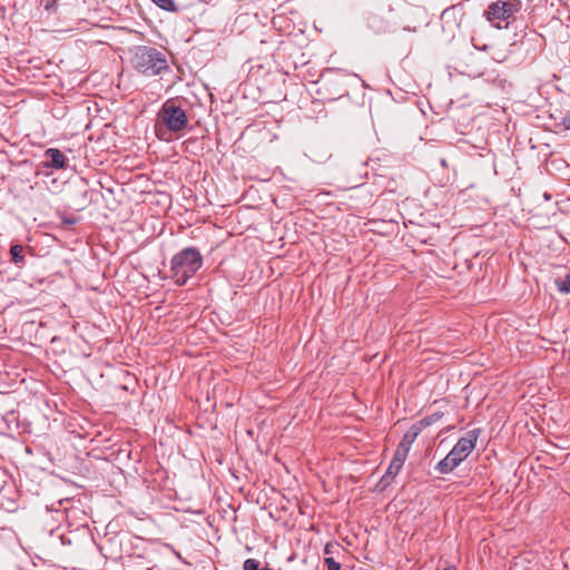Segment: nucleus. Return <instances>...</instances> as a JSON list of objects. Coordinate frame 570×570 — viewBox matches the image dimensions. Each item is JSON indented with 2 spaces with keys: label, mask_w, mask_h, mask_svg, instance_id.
Masks as SVG:
<instances>
[{
  "label": "nucleus",
  "mask_w": 570,
  "mask_h": 570,
  "mask_svg": "<svg viewBox=\"0 0 570 570\" xmlns=\"http://www.w3.org/2000/svg\"><path fill=\"white\" fill-rule=\"evenodd\" d=\"M131 65L147 77L160 76L169 70L166 57L153 47L138 46L132 50Z\"/></svg>",
  "instance_id": "obj_1"
},
{
  "label": "nucleus",
  "mask_w": 570,
  "mask_h": 570,
  "mask_svg": "<svg viewBox=\"0 0 570 570\" xmlns=\"http://www.w3.org/2000/svg\"><path fill=\"white\" fill-rule=\"evenodd\" d=\"M203 266V257L198 249L187 247L171 259V278L177 285H184Z\"/></svg>",
  "instance_id": "obj_2"
},
{
  "label": "nucleus",
  "mask_w": 570,
  "mask_h": 570,
  "mask_svg": "<svg viewBox=\"0 0 570 570\" xmlns=\"http://www.w3.org/2000/svg\"><path fill=\"white\" fill-rule=\"evenodd\" d=\"M520 0H497L484 11L485 19L497 29L508 28L511 19L520 10Z\"/></svg>",
  "instance_id": "obj_3"
},
{
  "label": "nucleus",
  "mask_w": 570,
  "mask_h": 570,
  "mask_svg": "<svg viewBox=\"0 0 570 570\" xmlns=\"http://www.w3.org/2000/svg\"><path fill=\"white\" fill-rule=\"evenodd\" d=\"M160 114L164 124L171 131H180L188 124L185 110L169 101L164 104Z\"/></svg>",
  "instance_id": "obj_4"
},
{
  "label": "nucleus",
  "mask_w": 570,
  "mask_h": 570,
  "mask_svg": "<svg viewBox=\"0 0 570 570\" xmlns=\"http://www.w3.org/2000/svg\"><path fill=\"white\" fill-rule=\"evenodd\" d=\"M476 440H478V434L475 433V431H470L466 433L465 436L461 438L456 442V444L453 446V449L450 451V453L454 458H456V460L461 463L472 452V450L475 446Z\"/></svg>",
  "instance_id": "obj_5"
},
{
  "label": "nucleus",
  "mask_w": 570,
  "mask_h": 570,
  "mask_svg": "<svg viewBox=\"0 0 570 570\" xmlns=\"http://www.w3.org/2000/svg\"><path fill=\"white\" fill-rule=\"evenodd\" d=\"M406 458H407V455L395 450L393 459H392L390 465L387 466L385 474L381 478V480L379 482V485L382 489L386 488L387 485H390L392 483L394 478L401 471Z\"/></svg>",
  "instance_id": "obj_6"
},
{
  "label": "nucleus",
  "mask_w": 570,
  "mask_h": 570,
  "mask_svg": "<svg viewBox=\"0 0 570 570\" xmlns=\"http://www.w3.org/2000/svg\"><path fill=\"white\" fill-rule=\"evenodd\" d=\"M422 432L420 425L414 423L403 435L401 442L399 443L396 451L402 452L405 455H409L410 449L416 438Z\"/></svg>",
  "instance_id": "obj_7"
},
{
  "label": "nucleus",
  "mask_w": 570,
  "mask_h": 570,
  "mask_svg": "<svg viewBox=\"0 0 570 570\" xmlns=\"http://www.w3.org/2000/svg\"><path fill=\"white\" fill-rule=\"evenodd\" d=\"M47 158L50 160L49 166L56 169H61L66 165V157L65 155L56 148H49L46 151Z\"/></svg>",
  "instance_id": "obj_8"
},
{
  "label": "nucleus",
  "mask_w": 570,
  "mask_h": 570,
  "mask_svg": "<svg viewBox=\"0 0 570 570\" xmlns=\"http://www.w3.org/2000/svg\"><path fill=\"white\" fill-rule=\"evenodd\" d=\"M459 464L460 462L456 458L449 452V454L436 464L435 470L441 474H446L452 472Z\"/></svg>",
  "instance_id": "obj_9"
},
{
  "label": "nucleus",
  "mask_w": 570,
  "mask_h": 570,
  "mask_svg": "<svg viewBox=\"0 0 570 570\" xmlns=\"http://www.w3.org/2000/svg\"><path fill=\"white\" fill-rule=\"evenodd\" d=\"M22 253H23V246H21L19 244L12 245L10 248L12 262L16 264L22 263L24 259Z\"/></svg>",
  "instance_id": "obj_10"
},
{
  "label": "nucleus",
  "mask_w": 570,
  "mask_h": 570,
  "mask_svg": "<svg viewBox=\"0 0 570 570\" xmlns=\"http://www.w3.org/2000/svg\"><path fill=\"white\" fill-rule=\"evenodd\" d=\"M441 417H442V414L436 412L430 416H426V417L420 420L419 422H416V424L420 425L421 430L423 431L424 428L438 422Z\"/></svg>",
  "instance_id": "obj_11"
},
{
  "label": "nucleus",
  "mask_w": 570,
  "mask_h": 570,
  "mask_svg": "<svg viewBox=\"0 0 570 570\" xmlns=\"http://www.w3.org/2000/svg\"><path fill=\"white\" fill-rule=\"evenodd\" d=\"M155 4H157L159 8L175 12L177 10V7L174 2V0H151Z\"/></svg>",
  "instance_id": "obj_12"
},
{
  "label": "nucleus",
  "mask_w": 570,
  "mask_h": 570,
  "mask_svg": "<svg viewBox=\"0 0 570 570\" xmlns=\"http://www.w3.org/2000/svg\"><path fill=\"white\" fill-rule=\"evenodd\" d=\"M342 547L337 542H330L324 548V553L326 557H333L334 553L340 552Z\"/></svg>",
  "instance_id": "obj_13"
},
{
  "label": "nucleus",
  "mask_w": 570,
  "mask_h": 570,
  "mask_svg": "<svg viewBox=\"0 0 570 570\" xmlns=\"http://www.w3.org/2000/svg\"><path fill=\"white\" fill-rule=\"evenodd\" d=\"M556 285H557L558 291H559L560 293H564V294L570 293V277H568V278H567V279H564V281L557 279V281H556Z\"/></svg>",
  "instance_id": "obj_14"
},
{
  "label": "nucleus",
  "mask_w": 570,
  "mask_h": 570,
  "mask_svg": "<svg viewBox=\"0 0 570 570\" xmlns=\"http://www.w3.org/2000/svg\"><path fill=\"white\" fill-rule=\"evenodd\" d=\"M324 563L328 570H340L341 564L333 557H325Z\"/></svg>",
  "instance_id": "obj_15"
},
{
  "label": "nucleus",
  "mask_w": 570,
  "mask_h": 570,
  "mask_svg": "<svg viewBox=\"0 0 570 570\" xmlns=\"http://www.w3.org/2000/svg\"><path fill=\"white\" fill-rule=\"evenodd\" d=\"M259 562L255 559H247L244 562V570H259Z\"/></svg>",
  "instance_id": "obj_16"
},
{
  "label": "nucleus",
  "mask_w": 570,
  "mask_h": 570,
  "mask_svg": "<svg viewBox=\"0 0 570 570\" xmlns=\"http://www.w3.org/2000/svg\"><path fill=\"white\" fill-rule=\"evenodd\" d=\"M562 125L564 126L566 129H570V114L563 117Z\"/></svg>",
  "instance_id": "obj_17"
},
{
  "label": "nucleus",
  "mask_w": 570,
  "mask_h": 570,
  "mask_svg": "<svg viewBox=\"0 0 570 570\" xmlns=\"http://www.w3.org/2000/svg\"><path fill=\"white\" fill-rule=\"evenodd\" d=\"M567 554H568V552H564L562 557H563V559H564V566H566L567 568H569V561H568V559H567V558H568V557H567Z\"/></svg>",
  "instance_id": "obj_18"
},
{
  "label": "nucleus",
  "mask_w": 570,
  "mask_h": 570,
  "mask_svg": "<svg viewBox=\"0 0 570 570\" xmlns=\"http://www.w3.org/2000/svg\"><path fill=\"white\" fill-rule=\"evenodd\" d=\"M543 197H544L546 200L550 199V195L548 193H544Z\"/></svg>",
  "instance_id": "obj_19"
},
{
  "label": "nucleus",
  "mask_w": 570,
  "mask_h": 570,
  "mask_svg": "<svg viewBox=\"0 0 570 570\" xmlns=\"http://www.w3.org/2000/svg\"><path fill=\"white\" fill-rule=\"evenodd\" d=\"M443 570H456V568L455 567H446Z\"/></svg>",
  "instance_id": "obj_20"
},
{
  "label": "nucleus",
  "mask_w": 570,
  "mask_h": 570,
  "mask_svg": "<svg viewBox=\"0 0 570 570\" xmlns=\"http://www.w3.org/2000/svg\"><path fill=\"white\" fill-rule=\"evenodd\" d=\"M259 570H272V569H271V568L265 567V568L259 569Z\"/></svg>",
  "instance_id": "obj_21"
}]
</instances>
